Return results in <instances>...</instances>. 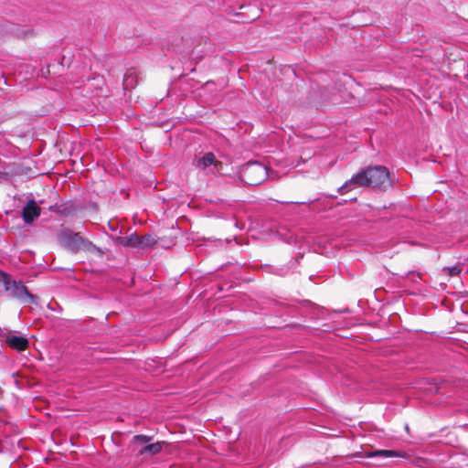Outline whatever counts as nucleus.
Masks as SVG:
<instances>
[{
    "instance_id": "18",
    "label": "nucleus",
    "mask_w": 468,
    "mask_h": 468,
    "mask_svg": "<svg viewBox=\"0 0 468 468\" xmlns=\"http://www.w3.org/2000/svg\"><path fill=\"white\" fill-rule=\"evenodd\" d=\"M61 63L62 65H68L69 67L71 64L70 58H68L66 54H63Z\"/></svg>"
},
{
    "instance_id": "17",
    "label": "nucleus",
    "mask_w": 468,
    "mask_h": 468,
    "mask_svg": "<svg viewBox=\"0 0 468 468\" xmlns=\"http://www.w3.org/2000/svg\"><path fill=\"white\" fill-rule=\"evenodd\" d=\"M248 8H249V9L253 8V10H254L253 15H251V16H248V21H252V20H254L255 18L259 17V16H260V15H259V10H258V8L253 7V6L250 5H248Z\"/></svg>"
},
{
    "instance_id": "1",
    "label": "nucleus",
    "mask_w": 468,
    "mask_h": 468,
    "mask_svg": "<svg viewBox=\"0 0 468 468\" xmlns=\"http://www.w3.org/2000/svg\"><path fill=\"white\" fill-rule=\"evenodd\" d=\"M351 186L373 187L381 191H386L391 187L389 172L388 168L383 165L368 166L354 175L345 183L344 186L340 187V189H344Z\"/></svg>"
},
{
    "instance_id": "7",
    "label": "nucleus",
    "mask_w": 468,
    "mask_h": 468,
    "mask_svg": "<svg viewBox=\"0 0 468 468\" xmlns=\"http://www.w3.org/2000/svg\"><path fill=\"white\" fill-rule=\"evenodd\" d=\"M5 343L9 347L16 351H25L29 345L27 338L14 334L6 336Z\"/></svg>"
},
{
    "instance_id": "11",
    "label": "nucleus",
    "mask_w": 468,
    "mask_h": 468,
    "mask_svg": "<svg viewBox=\"0 0 468 468\" xmlns=\"http://www.w3.org/2000/svg\"><path fill=\"white\" fill-rule=\"evenodd\" d=\"M117 241L120 245H122L124 247H131V248H139L140 247L139 236H137L136 234H131L126 237H120L117 239Z\"/></svg>"
},
{
    "instance_id": "14",
    "label": "nucleus",
    "mask_w": 468,
    "mask_h": 468,
    "mask_svg": "<svg viewBox=\"0 0 468 468\" xmlns=\"http://www.w3.org/2000/svg\"><path fill=\"white\" fill-rule=\"evenodd\" d=\"M463 271V264L458 263L455 266L452 267H444L442 269V272H444L449 277H453L459 275Z\"/></svg>"
},
{
    "instance_id": "15",
    "label": "nucleus",
    "mask_w": 468,
    "mask_h": 468,
    "mask_svg": "<svg viewBox=\"0 0 468 468\" xmlns=\"http://www.w3.org/2000/svg\"><path fill=\"white\" fill-rule=\"evenodd\" d=\"M150 437L145 435H135L133 437V441L137 444H146L150 441Z\"/></svg>"
},
{
    "instance_id": "6",
    "label": "nucleus",
    "mask_w": 468,
    "mask_h": 468,
    "mask_svg": "<svg viewBox=\"0 0 468 468\" xmlns=\"http://www.w3.org/2000/svg\"><path fill=\"white\" fill-rule=\"evenodd\" d=\"M40 215V207L34 201L29 200L22 210L23 220L29 224Z\"/></svg>"
},
{
    "instance_id": "5",
    "label": "nucleus",
    "mask_w": 468,
    "mask_h": 468,
    "mask_svg": "<svg viewBox=\"0 0 468 468\" xmlns=\"http://www.w3.org/2000/svg\"><path fill=\"white\" fill-rule=\"evenodd\" d=\"M194 165L199 170H207V175H216L220 171L222 163L216 159L213 153L208 152L200 157H197L194 161Z\"/></svg>"
},
{
    "instance_id": "8",
    "label": "nucleus",
    "mask_w": 468,
    "mask_h": 468,
    "mask_svg": "<svg viewBox=\"0 0 468 468\" xmlns=\"http://www.w3.org/2000/svg\"><path fill=\"white\" fill-rule=\"evenodd\" d=\"M275 236L279 239H281L286 243H290L292 239L291 224L289 222H286L285 220L282 222H280L276 227Z\"/></svg>"
},
{
    "instance_id": "13",
    "label": "nucleus",
    "mask_w": 468,
    "mask_h": 468,
    "mask_svg": "<svg viewBox=\"0 0 468 468\" xmlns=\"http://www.w3.org/2000/svg\"><path fill=\"white\" fill-rule=\"evenodd\" d=\"M140 247L141 249L150 248L155 244L156 240L150 234L144 235L143 237H139Z\"/></svg>"
},
{
    "instance_id": "3",
    "label": "nucleus",
    "mask_w": 468,
    "mask_h": 468,
    "mask_svg": "<svg viewBox=\"0 0 468 468\" xmlns=\"http://www.w3.org/2000/svg\"><path fill=\"white\" fill-rule=\"evenodd\" d=\"M269 176L268 168L258 161H250L240 171L241 181L250 186H258Z\"/></svg>"
},
{
    "instance_id": "12",
    "label": "nucleus",
    "mask_w": 468,
    "mask_h": 468,
    "mask_svg": "<svg viewBox=\"0 0 468 468\" xmlns=\"http://www.w3.org/2000/svg\"><path fill=\"white\" fill-rule=\"evenodd\" d=\"M163 443L164 442L158 441V442L147 444L144 448H142L139 452L141 454L149 453L151 455H155L162 451Z\"/></svg>"
},
{
    "instance_id": "19",
    "label": "nucleus",
    "mask_w": 468,
    "mask_h": 468,
    "mask_svg": "<svg viewBox=\"0 0 468 468\" xmlns=\"http://www.w3.org/2000/svg\"><path fill=\"white\" fill-rule=\"evenodd\" d=\"M2 175V173L0 172V176Z\"/></svg>"
},
{
    "instance_id": "16",
    "label": "nucleus",
    "mask_w": 468,
    "mask_h": 468,
    "mask_svg": "<svg viewBox=\"0 0 468 468\" xmlns=\"http://www.w3.org/2000/svg\"><path fill=\"white\" fill-rule=\"evenodd\" d=\"M273 272L277 275L283 276L290 272V267L289 266H282L279 268H275Z\"/></svg>"
},
{
    "instance_id": "4",
    "label": "nucleus",
    "mask_w": 468,
    "mask_h": 468,
    "mask_svg": "<svg viewBox=\"0 0 468 468\" xmlns=\"http://www.w3.org/2000/svg\"><path fill=\"white\" fill-rule=\"evenodd\" d=\"M60 242L74 252L80 250L94 251L97 248L89 239L83 238L79 233L70 230L63 231L59 236Z\"/></svg>"
},
{
    "instance_id": "9",
    "label": "nucleus",
    "mask_w": 468,
    "mask_h": 468,
    "mask_svg": "<svg viewBox=\"0 0 468 468\" xmlns=\"http://www.w3.org/2000/svg\"><path fill=\"white\" fill-rule=\"evenodd\" d=\"M366 456L367 457H383V458H406L408 454L405 452L401 451H393V450H376L372 452H366Z\"/></svg>"
},
{
    "instance_id": "2",
    "label": "nucleus",
    "mask_w": 468,
    "mask_h": 468,
    "mask_svg": "<svg viewBox=\"0 0 468 468\" xmlns=\"http://www.w3.org/2000/svg\"><path fill=\"white\" fill-rule=\"evenodd\" d=\"M0 293H5L9 298L22 303L37 304V295L29 292L21 281H16L9 273L3 271H0Z\"/></svg>"
},
{
    "instance_id": "10",
    "label": "nucleus",
    "mask_w": 468,
    "mask_h": 468,
    "mask_svg": "<svg viewBox=\"0 0 468 468\" xmlns=\"http://www.w3.org/2000/svg\"><path fill=\"white\" fill-rule=\"evenodd\" d=\"M138 81V76L135 70L128 69L123 76V89L132 90L133 89Z\"/></svg>"
}]
</instances>
